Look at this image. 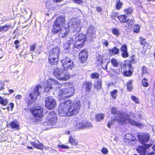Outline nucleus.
<instances>
[{
	"instance_id": "nucleus-7",
	"label": "nucleus",
	"mask_w": 155,
	"mask_h": 155,
	"mask_svg": "<svg viewBox=\"0 0 155 155\" xmlns=\"http://www.w3.org/2000/svg\"><path fill=\"white\" fill-rule=\"evenodd\" d=\"M45 107L49 110H52L56 105L55 100L51 97H48L45 99Z\"/></svg>"
},
{
	"instance_id": "nucleus-62",
	"label": "nucleus",
	"mask_w": 155,
	"mask_h": 155,
	"mask_svg": "<svg viewBox=\"0 0 155 155\" xmlns=\"http://www.w3.org/2000/svg\"><path fill=\"white\" fill-rule=\"evenodd\" d=\"M96 10L98 12H99L101 11V8L100 7H97L96 8Z\"/></svg>"
},
{
	"instance_id": "nucleus-31",
	"label": "nucleus",
	"mask_w": 155,
	"mask_h": 155,
	"mask_svg": "<svg viewBox=\"0 0 155 155\" xmlns=\"http://www.w3.org/2000/svg\"><path fill=\"white\" fill-rule=\"evenodd\" d=\"M94 86L97 90L100 89L101 87V80L97 81L95 82L94 83Z\"/></svg>"
},
{
	"instance_id": "nucleus-35",
	"label": "nucleus",
	"mask_w": 155,
	"mask_h": 155,
	"mask_svg": "<svg viewBox=\"0 0 155 155\" xmlns=\"http://www.w3.org/2000/svg\"><path fill=\"white\" fill-rule=\"evenodd\" d=\"M111 62L113 66L115 67H117L119 64L118 62L114 58H113L111 60Z\"/></svg>"
},
{
	"instance_id": "nucleus-61",
	"label": "nucleus",
	"mask_w": 155,
	"mask_h": 155,
	"mask_svg": "<svg viewBox=\"0 0 155 155\" xmlns=\"http://www.w3.org/2000/svg\"><path fill=\"white\" fill-rule=\"evenodd\" d=\"M114 71L117 74H119L120 72V69L114 70Z\"/></svg>"
},
{
	"instance_id": "nucleus-50",
	"label": "nucleus",
	"mask_w": 155,
	"mask_h": 155,
	"mask_svg": "<svg viewBox=\"0 0 155 155\" xmlns=\"http://www.w3.org/2000/svg\"><path fill=\"white\" fill-rule=\"evenodd\" d=\"M131 99L134 101L136 104H138L139 103V101L136 97L134 96H132L131 97Z\"/></svg>"
},
{
	"instance_id": "nucleus-21",
	"label": "nucleus",
	"mask_w": 155,
	"mask_h": 155,
	"mask_svg": "<svg viewBox=\"0 0 155 155\" xmlns=\"http://www.w3.org/2000/svg\"><path fill=\"white\" fill-rule=\"evenodd\" d=\"M46 117L47 120L54 119V118H57L56 114L54 111H50L47 113Z\"/></svg>"
},
{
	"instance_id": "nucleus-26",
	"label": "nucleus",
	"mask_w": 155,
	"mask_h": 155,
	"mask_svg": "<svg viewBox=\"0 0 155 155\" xmlns=\"http://www.w3.org/2000/svg\"><path fill=\"white\" fill-rule=\"evenodd\" d=\"M86 40V37L85 35L82 34H80L77 36L76 37V40H79V41H84Z\"/></svg>"
},
{
	"instance_id": "nucleus-10",
	"label": "nucleus",
	"mask_w": 155,
	"mask_h": 155,
	"mask_svg": "<svg viewBox=\"0 0 155 155\" xmlns=\"http://www.w3.org/2000/svg\"><path fill=\"white\" fill-rule=\"evenodd\" d=\"M43 110L39 106L34 107L32 108L31 112L35 118L41 117L42 116Z\"/></svg>"
},
{
	"instance_id": "nucleus-43",
	"label": "nucleus",
	"mask_w": 155,
	"mask_h": 155,
	"mask_svg": "<svg viewBox=\"0 0 155 155\" xmlns=\"http://www.w3.org/2000/svg\"><path fill=\"white\" fill-rule=\"evenodd\" d=\"M120 1H117V2L116 4V9L118 10L120 9L121 8V6L123 5L122 2Z\"/></svg>"
},
{
	"instance_id": "nucleus-41",
	"label": "nucleus",
	"mask_w": 155,
	"mask_h": 155,
	"mask_svg": "<svg viewBox=\"0 0 155 155\" xmlns=\"http://www.w3.org/2000/svg\"><path fill=\"white\" fill-rule=\"evenodd\" d=\"M139 41L142 45H144V47L145 46V45H147V44L146 43V41L145 39L140 37L139 38Z\"/></svg>"
},
{
	"instance_id": "nucleus-48",
	"label": "nucleus",
	"mask_w": 155,
	"mask_h": 155,
	"mask_svg": "<svg viewBox=\"0 0 155 155\" xmlns=\"http://www.w3.org/2000/svg\"><path fill=\"white\" fill-rule=\"evenodd\" d=\"M99 74L97 73L92 74L91 75V77L92 79H97L99 78Z\"/></svg>"
},
{
	"instance_id": "nucleus-27",
	"label": "nucleus",
	"mask_w": 155,
	"mask_h": 155,
	"mask_svg": "<svg viewBox=\"0 0 155 155\" xmlns=\"http://www.w3.org/2000/svg\"><path fill=\"white\" fill-rule=\"evenodd\" d=\"M86 40V37L85 35L82 34H80L77 36L76 37V40H79V41H84Z\"/></svg>"
},
{
	"instance_id": "nucleus-11",
	"label": "nucleus",
	"mask_w": 155,
	"mask_h": 155,
	"mask_svg": "<svg viewBox=\"0 0 155 155\" xmlns=\"http://www.w3.org/2000/svg\"><path fill=\"white\" fill-rule=\"evenodd\" d=\"M67 42L64 44L63 48L65 52L68 53L71 49V46L73 45L74 43L73 38L71 36L67 38Z\"/></svg>"
},
{
	"instance_id": "nucleus-60",
	"label": "nucleus",
	"mask_w": 155,
	"mask_h": 155,
	"mask_svg": "<svg viewBox=\"0 0 155 155\" xmlns=\"http://www.w3.org/2000/svg\"><path fill=\"white\" fill-rule=\"evenodd\" d=\"M10 107H11L10 110H12L14 106V104L13 103H10L9 104Z\"/></svg>"
},
{
	"instance_id": "nucleus-6",
	"label": "nucleus",
	"mask_w": 155,
	"mask_h": 155,
	"mask_svg": "<svg viewBox=\"0 0 155 155\" xmlns=\"http://www.w3.org/2000/svg\"><path fill=\"white\" fill-rule=\"evenodd\" d=\"M53 75L59 80L67 81L70 78L68 73L65 72L63 69L58 68L54 69Z\"/></svg>"
},
{
	"instance_id": "nucleus-45",
	"label": "nucleus",
	"mask_w": 155,
	"mask_h": 155,
	"mask_svg": "<svg viewBox=\"0 0 155 155\" xmlns=\"http://www.w3.org/2000/svg\"><path fill=\"white\" fill-rule=\"evenodd\" d=\"M84 126H86V127H84V129L87 128H89L91 127H92V126L91 125V123L88 122L83 121Z\"/></svg>"
},
{
	"instance_id": "nucleus-54",
	"label": "nucleus",
	"mask_w": 155,
	"mask_h": 155,
	"mask_svg": "<svg viewBox=\"0 0 155 155\" xmlns=\"http://www.w3.org/2000/svg\"><path fill=\"white\" fill-rule=\"evenodd\" d=\"M58 147L64 149H68L69 148L68 147L64 145H58Z\"/></svg>"
},
{
	"instance_id": "nucleus-47",
	"label": "nucleus",
	"mask_w": 155,
	"mask_h": 155,
	"mask_svg": "<svg viewBox=\"0 0 155 155\" xmlns=\"http://www.w3.org/2000/svg\"><path fill=\"white\" fill-rule=\"evenodd\" d=\"M127 90L128 91H130L132 89L133 87L132 84V82L131 81L128 82L127 83Z\"/></svg>"
},
{
	"instance_id": "nucleus-46",
	"label": "nucleus",
	"mask_w": 155,
	"mask_h": 155,
	"mask_svg": "<svg viewBox=\"0 0 155 155\" xmlns=\"http://www.w3.org/2000/svg\"><path fill=\"white\" fill-rule=\"evenodd\" d=\"M79 56L81 61L84 63L86 61L88 56H86L85 57L83 55Z\"/></svg>"
},
{
	"instance_id": "nucleus-53",
	"label": "nucleus",
	"mask_w": 155,
	"mask_h": 155,
	"mask_svg": "<svg viewBox=\"0 0 155 155\" xmlns=\"http://www.w3.org/2000/svg\"><path fill=\"white\" fill-rule=\"evenodd\" d=\"M132 11V9L130 8L126 9L125 10V12L127 13V15H128L129 14H131Z\"/></svg>"
},
{
	"instance_id": "nucleus-49",
	"label": "nucleus",
	"mask_w": 155,
	"mask_h": 155,
	"mask_svg": "<svg viewBox=\"0 0 155 155\" xmlns=\"http://www.w3.org/2000/svg\"><path fill=\"white\" fill-rule=\"evenodd\" d=\"M142 74H143L146 73H148V69L145 66H143L142 68Z\"/></svg>"
},
{
	"instance_id": "nucleus-25",
	"label": "nucleus",
	"mask_w": 155,
	"mask_h": 155,
	"mask_svg": "<svg viewBox=\"0 0 155 155\" xmlns=\"http://www.w3.org/2000/svg\"><path fill=\"white\" fill-rule=\"evenodd\" d=\"M95 31V28L92 25L90 26L87 30V33L88 35H92L94 34Z\"/></svg>"
},
{
	"instance_id": "nucleus-5",
	"label": "nucleus",
	"mask_w": 155,
	"mask_h": 155,
	"mask_svg": "<svg viewBox=\"0 0 155 155\" xmlns=\"http://www.w3.org/2000/svg\"><path fill=\"white\" fill-rule=\"evenodd\" d=\"M74 93V88L73 87H69L62 89L59 92V98L60 99H65L72 96Z\"/></svg>"
},
{
	"instance_id": "nucleus-57",
	"label": "nucleus",
	"mask_w": 155,
	"mask_h": 155,
	"mask_svg": "<svg viewBox=\"0 0 155 155\" xmlns=\"http://www.w3.org/2000/svg\"><path fill=\"white\" fill-rule=\"evenodd\" d=\"M74 1L75 3L78 4H81L83 2L82 0H74Z\"/></svg>"
},
{
	"instance_id": "nucleus-20",
	"label": "nucleus",
	"mask_w": 155,
	"mask_h": 155,
	"mask_svg": "<svg viewBox=\"0 0 155 155\" xmlns=\"http://www.w3.org/2000/svg\"><path fill=\"white\" fill-rule=\"evenodd\" d=\"M37 141L39 143H38L35 142H32L31 143V145L35 148L42 150L43 149V144L42 143H40L38 140Z\"/></svg>"
},
{
	"instance_id": "nucleus-22",
	"label": "nucleus",
	"mask_w": 155,
	"mask_h": 155,
	"mask_svg": "<svg viewBox=\"0 0 155 155\" xmlns=\"http://www.w3.org/2000/svg\"><path fill=\"white\" fill-rule=\"evenodd\" d=\"M84 41H79V40L75 41V43L74 44L75 47L78 48H80L83 47L84 45Z\"/></svg>"
},
{
	"instance_id": "nucleus-8",
	"label": "nucleus",
	"mask_w": 155,
	"mask_h": 155,
	"mask_svg": "<svg viewBox=\"0 0 155 155\" xmlns=\"http://www.w3.org/2000/svg\"><path fill=\"white\" fill-rule=\"evenodd\" d=\"M61 61L62 64V67L65 70L71 69L74 67L73 62L68 58H64L62 59Z\"/></svg>"
},
{
	"instance_id": "nucleus-23",
	"label": "nucleus",
	"mask_w": 155,
	"mask_h": 155,
	"mask_svg": "<svg viewBox=\"0 0 155 155\" xmlns=\"http://www.w3.org/2000/svg\"><path fill=\"white\" fill-rule=\"evenodd\" d=\"M11 27L10 25H5L4 26H0V32L1 31L4 32L7 31Z\"/></svg>"
},
{
	"instance_id": "nucleus-9",
	"label": "nucleus",
	"mask_w": 155,
	"mask_h": 155,
	"mask_svg": "<svg viewBox=\"0 0 155 155\" xmlns=\"http://www.w3.org/2000/svg\"><path fill=\"white\" fill-rule=\"evenodd\" d=\"M80 21L79 19L73 18L71 20L69 24V25H71L74 31L77 32L80 31L81 30Z\"/></svg>"
},
{
	"instance_id": "nucleus-51",
	"label": "nucleus",
	"mask_w": 155,
	"mask_h": 155,
	"mask_svg": "<svg viewBox=\"0 0 155 155\" xmlns=\"http://www.w3.org/2000/svg\"><path fill=\"white\" fill-rule=\"evenodd\" d=\"M124 75L126 76H129L132 74V72L130 71H126L124 73Z\"/></svg>"
},
{
	"instance_id": "nucleus-55",
	"label": "nucleus",
	"mask_w": 155,
	"mask_h": 155,
	"mask_svg": "<svg viewBox=\"0 0 155 155\" xmlns=\"http://www.w3.org/2000/svg\"><path fill=\"white\" fill-rule=\"evenodd\" d=\"M36 47V45H33L30 46V49L31 51L34 52V51Z\"/></svg>"
},
{
	"instance_id": "nucleus-36",
	"label": "nucleus",
	"mask_w": 155,
	"mask_h": 155,
	"mask_svg": "<svg viewBox=\"0 0 155 155\" xmlns=\"http://www.w3.org/2000/svg\"><path fill=\"white\" fill-rule=\"evenodd\" d=\"M126 22H127V25H125L126 27H128L129 26H131L134 23V20L133 19L129 20L127 19Z\"/></svg>"
},
{
	"instance_id": "nucleus-29",
	"label": "nucleus",
	"mask_w": 155,
	"mask_h": 155,
	"mask_svg": "<svg viewBox=\"0 0 155 155\" xmlns=\"http://www.w3.org/2000/svg\"><path fill=\"white\" fill-rule=\"evenodd\" d=\"M47 124L48 125L53 126L57 122V118L47 120Z\"/></svg>"
},
{
	"instance_id": "nucleus-18",
	"label": "nucleus",
	"mask_w": 155,
	"mask_h": 155,
	"mask_svg": "<svg viewBox=\"0 0 155 155\" xmlns=\"http://www.w3.org/2000/svg\"><path fill=\"white\" fill-rule=\"evenodd\" d=\"M55 22L63 26L65 23V18L63 16H60L57 19Z\"/></svg>"
},
{
	"instance_id": "nucleus-34",
	"label": "nucleus",
	"mask_w": 155,
	"mask_h": 155,
	"mask_svg": "<svg viewBox=\"0 0 155 155\" xmlns=\"http://www.w3.org/2000/svg\"><path fill=\"white\" fill-rule=\"evenodd\" d=\"M69 142L73 145H77L78 144V142L73 139L72 137H69Z\"/></svg>"
},
{
	"instance_id": "nucleus-30",
	"label": "nucleus",
	"mask_w": 155,
	"mask_h": 155,
	"mask_svg": "<svg viewBox=\"0 0 155 155\" xmlns=\"http://www.w3.org/2000/svg\"><path fill=\"white\" fill-rule=\"evenodd\" d=\"M119 51V49L116 47H114L112 49L109 50V52L111 55L117 54Z\"/></svg>"
},
{
	"instance_id": "nucleus-15",
	"label": "nucleus",
	"mask_w": 155,
	"mask_h": 155,
	"mask_svg": "<svg viewBox=\"0 0 155 155\" xmlns=\"http://www.w3.org/2000/svg\"><path fill=\"white\" fill-rule=\"evenodd\" d=\"M63 27V26H61V25H59L58 23L55 22L53 26L52 33L54 34L58 33Z\"/></svg>"
},
{
	"instance_id": "nucleus-16",
	"label": "nucleus",
	"mask_w": 155,
	"mask_h": 155,
	"mask_svg": "<svg viewBox=\"0 0 155 155\" xmlns=\"http://www.w3.org/2000/svg\"><path fill=\"white\" fill-rule=\"evenodd\" d=\"M83 86L86 92H89L92 88V83L89 81H85L84 83Z\"/></svg>"
},
{
	"instance_id": "nucleus-32",
	"label": "nucleus",
	"mask_w": 155,
	"mask_h": 155,
	"mask_svg": "<svg viewBox=\"0 0 155 155\" xmlns=\"http://www.w3.org/2000/svg\"><path fill=\"white\" fill-rule=\"evenodd\" d=\"M104 114H99L96 116V118L97 121H100L104 119Z\"/></svg>"
},
{
	"instance_id": "nucleus-17",
	"label": "nucleus",
	"mask_w": 155,
	"mask_h": 155,
	"mask_svg": "<svg viewBox=\"0 0 155 155\" xmlns=\"http://www.w3.org/2000/svg\"><path fill=\"white\" fill-rule=\"evenodd\" d=\"M121 50L122 52L121 55L123 58H126L128 56L127 45H124L122 46L121 48Z\"/></svg>"
},
{
	"instance_id": "nucleus-12",
	"label": "nucleus",
	"mask_w": 155,
	"mask_h": 155,
	"mask_svg": "<svg viewBox=\"0 0 155 155\" xmlns=\"http://www.w3.org/2000/svg\"><path fill=\"white\" fill-rule=\"evenodd\" d=\"M138 138L140 142L143 144H145L150 140V137L149 134L147 133L140 134L138 135Z\"/></svg>"
},
{
	"instance_id": "nucleus-52",
	"label": "nucleus",
	"mask_w": 155,
	"mask_h": 155,
	"mask_svg": "<svg viewBox=\"0 0 155 155\" xmlns=\"http://www.w3.org/2000/svg\"><path fill=\"white\" fill-rule=\"evenodd\" d=\"M101 152L104 154H106L108 152L107 149L105 147H103L101 150Z\"/></svg>"
},
{
	"instance_id": "nucleus-59",
	"label": "nucleus",
	"mask_w": 155,
	"mask_h": 155,
	"mask_svg": "<svg viewBox=\"0 0 155 155\" xmlns=\"http://www.w3.org/2000/svg\"><path fill=\"white\" fill-rule=\"evenodd\" d=\"M21 96L20 94H18L15 97V98L18 100L20 99L21 98Z\"/></svg>"
},
{
	"instance_id": "nucleus-2",
	"label": "nucleus",
	"mask_w": 155,
	"mask_h": 155,
	"mask_svg": "<svg viewBox=\"0 0 155 155\" xmlns=\"http://www.w3.org/2000/svg\"><path fill=\"white\" fill-rule=\"evenodd\" d=\"M111 110L112 114H116L115 120L118 121L122 124L130 123L132 125H135L140 128L143 126V124L141 123L136 122L130 119L129 116L126 113L117 111L116 109L114 107H112Z\"/></svg>"
},
{
	"instance_id": "nucleus-33",
	"label": "nucleus",
	"mask_w": 155,
	"mask_h": 155,
	"mask_svg": "<svg viewBox=\"0 0 155 155\" xmlns=\"http://www.w3.org/2000/svg\"><path fill=\"white\" fill-rule=\"evenodd\" d=\"M83 124V121H82L81 122H79L77 123L76 124V127L79 129H84V127H86V126H84Z\"/></svg>"
},
{
	"instance_id": "nucleus-19",
	"label": "nucleus",
	"mask_w": 155,
	"mask_h": 155,
	"mask_svg": "<svg viewBox=\"0 0 155 155\" xmlns=\"http://www.w3.org/2000/svg\"><path fill=\"white\" fill-rule=\"evenodd\" d=\"M9 125L12 129L18 130L20 129L19 126L16 121H13L9 123Z\"/></svg>"
},
{
	"instance_id": "nucleus-3",
	"label": "nucleus",
	"mask_w": 155,
	"mask_h": 155,
	"mask_svg": "<svg viewBox=\"0 0 155 155\" xmlns=\"http://www.w3.org/2000/svg\"><path fill=\"white\" fill-rule=\"evenodd\" d=\"M59 51L60 49L58 47L54 48L50 50L49 55L48 62L51 65H54L57 64Z\"/></svg>"
},
{
	"instance_id": "nucleus-38",
	"label": "nucleus",
	"mask_w": 155,
	"mask_h": 155,
	"mask_svg": "<svg viewBox=\"0 0 155 155\" xmlns=\"http://www.w3.org/2000/svg\"><path fill=\"white\" fill-rule=\"evenodd\" d=\"M117 91L116 90H114L110 92L111 95L113 99H115L117 96Z\"/></svg>"
},
{
	"instance_id": "nucleus-44",
	"label": "nucleus",
	"mask_w": 155,
	"mask_h": 155,
	"mask_svg": "<svg viewBox=\"0 0 155 155\" xmlns=\"http://www.w3.org/2000/svg\"><path fill=\"white\" fill-rule=\"evenodd\" d=\"M84 56L85 57L86 56H88L87 55V50H83L80 53L79 56Z\"/></svg>"
},
{
	"instance_id": "nucleus-63",
	"label": "nucleus",
	"mask_w": 155,
	"mask_h": 155,
	"mask_svg": "<svg viewBox=\"0 0 155 155\" xmlns=\"http://www.w3.org/2000/svg\"><path fill=\"white\" fill-rule=\"evenodd\" d=\"M19 43V41L18 40L15 41H14V43L15 45H17Z\"/></svg>"
},
{
	"instance_id": "nucleus-14",
	"label": "nucleus",
	"mask_w": 155,
	"mask_h": 155,
	"mask_svg": "<svg viewBox=\"0 0 155 155\" xmlns=\"http://www.w3.org/2000/svg\"><path fill=\"white\" fill-rule=\"evenodd\" d=\"M69 33L68 28H66L65 27H63L59 31V35L60 37L63 38L68 35Z\"/></svg>"
},
{
	"instance_id": "nucleus-37",
	"label": "nucleus",
	"mask_w": 155,
	"mask_h": 155,
	"mask_svg": "<svg viewBox=\"0 0 155 155\" xmlns=\"http://www.w3.org/2000/svg\"><path fill=\"white\" fill-rule=\"evenodd\" d=\"M112 31L113 34L117 36H118L120 34L119 30L115 28L112 29Z\"/></svg>"
},
{
	"instance_id": "nucleus-13",
	"label": "nucleus",
	"mask_w": 155,
	"mask_h": 155,
	"mask_svg": "<svg viewBox=\"0 0 155 155\" xmlns=\"http://www.w3.org/2000/svg\"><path fill=\"white\" fill-rule=\"evenodd\" d=\"M58 84V82L56 80L52 78H49L48 81V87L45 89V91H49L53 88L55 87V85H57Z\"/></svg>"
},
{
	"instance_id": "nucleus-24",
	"label": "nucleus",
	"mask_w": 155,
	"mask_h": 155,
	"mask_svg": "<svg viewBox=\"0 0 155 155\" xmlns=\"http://www.w3.org/2000/svg\"><path fill=\"white\" fill-rule=\"evenodd\" d=\"M137 150L141 155H145L146 154V149L144 147L140 146Z\"/></svg>"
},
{
	"instance_id": "nucleus-42",
	"label": "nucleus",
	"mask_w": 155,
	"mask_h": 155,
	"mask_svg": "<svg viewBox=\"0 0 155 155\" xmlns=\"http://www.w3.org/2000/svg\"><path fill=\"white\" fill-rule=\"evenodd\" d=\"M8 103V101L7 99H3L2 97H0V103L3 105H6Z\"/></svg>"
},
{
	"instance_id": "nucleus-64",
	"label": "nucleus",
	"mask_w": 155,
	"mask_h": 155,
	"mask_svg": "<svg viewBox=\"0 0 155 155\" xmlns=\"http://www.w3.org/2000/svg\"><path fill=\"white\" fill-rule=\"evenodd\" d=\"M62 0H53L54 2H59L61 1Z\"/></svg>"
},
{
	"instance_id": "nucleus-1",
	"label": "nucleus",
	"mask_w": 155,
	"mask_h": 155,
	"mask_svg": "<svg viewBox=\"0 0 155 155\" xmlns=\"http://www.w3.org/2000/svg\"><path fill=\"white\" fill-rule=\"evenodd\" d=\"M71 103L72 101L69 100L60 104L58 109L60 116H65L67 115L71 116L78 114L80 107V101H75L72 105Z\"/></svg>"
},
{
	"instance_id": "nucleus-58",
	"label": "nucleus",
	"mask_w": 155,
	"mask_h": 155,
	"mask_svg": "<svg viewBox=\"0 0 155 155\" xmlns=\"http://www.w3.org/2000/svg\"><path fill=\"white\" fill-rule=\"evenodd\" d=\"M113 120H111L109 121L107 125V126L109 128H110L111 125L112 124Z\"/></svg>"
},
{
	"instance_id": "nucleus-4",
	"label": "nucleus",
	"mask_w": 155,
	"mask_h": 155,
	"mask_svg": "<svg viewBox=\"0 0 155 155\" xmlns=\"http://www.w3.org/2000/svg\"><path fill=\"white\" fill-rule=\"evenodd\" d=\"M41 89V87L40 85H38L35 87L32 92L25 99V101L29 105H30L37 99L39 94V91Z\"/></svg>"
},
{
	"instance_id": "nucleus-40",
	"label": "nucleus",
	"mask_w": 155,
	"mask_h": 155,
	"mask_svg": "<svg viewBox=\"0 0 155 155\" xmlns=\"http://www.w3.org/2000/svg\"><path fill=\"white\" fill-rule=\"evenodd\" d=\"M134 32L138 33L140 30V27L139 25H134L133 28Z\"/></svg>"
},
{
	"instance_id": "nucleus-39",
	"label": "nucleus",
	"mask_w": 155,
	"mask_h": 155,
	"mask_svg": "<svg viewBox=\"0 0 155 155\" xmlns=\"http://www.w3.org/2000/svg\"><path fill=\"white\" fill-rule=\"evenodd\" d=\"M147 79L144 78L142 81V83L144 87H147L149 85V83L147 82Z\"/></svg>"
},
{
	"instance_id": "nucleus-28",
	"label": "nucleus",
	"mask_w": 155,
	"mask_h": 155,
	"mask_svg": "<svg viewBox=\"0 0 155 155\" xmlns=\"http://www.w3.org/2000/svg\"><path fill=\"white\" fill-rule=\"evenodd\" d=\"M127 15H121L118 16V18L120 21L123 23L126 22L127 20Z\"/></svg>"
},
{
	"instance_id": "nucleus-56",
	"label": "nucleus",
	"mask_w": 155,
	"mask_h": 155,
	"mask_svg": "<svg viewBox=\"0 0 155 155\" xmlns=\"http://www.w3.org/2000/svg\"><path fill=\"white\" fill-rule=\"evenodd\" d=\"M102 43L104 45H105L106 46H108V42L107 40L105 39L103 40Z\"/></svg>"
}]
</instances>
